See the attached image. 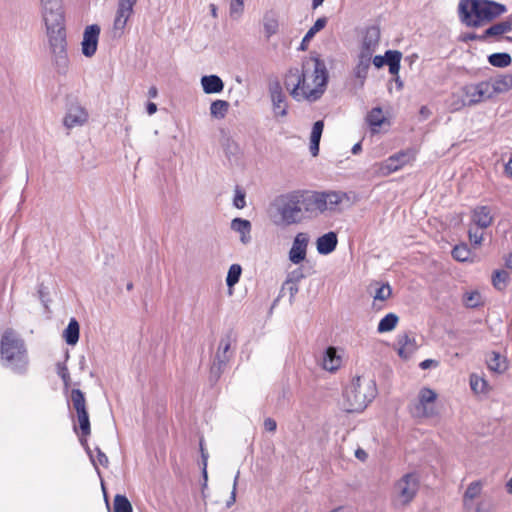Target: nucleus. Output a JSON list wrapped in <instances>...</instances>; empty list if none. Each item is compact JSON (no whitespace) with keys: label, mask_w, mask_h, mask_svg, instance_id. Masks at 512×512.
I'll return each mask as SVG.
<instances>
[{"label":"nucleus","mask_w":512,"mask_h":512,"mask_svg":"<svg viewBox=\"0 0 512 512\" xmlns=\"http://www.w3.org/2000/svg\"><path fill=\"white\" fill-rule=\"evenodd\" d=\"M489 63L495 67H507L511 63V56L508 53H494L488 57Z\"/></svg>","instance_id":"obj_39"},{"label":"nucleus","mask_w":512,"mask_h":512,"mask_svg":"<svg viewBox=\"0 0 512 512\" xmlns=\"http://www.w3.org/2000/svg\"><path fill=\"white\" fill-rule=\"evenodd\" d=\"M398 354L402 358H408L413 354L417 348L415 339L410 337L407 333H403L397 338Z\"/></svg>","instance_id":"obj_24"},{"label":"nucleus","mask_w":512,"mask_h":512,"mask_svg":"<svg viewBox=\"0 0 512 512\" xmlns=\"http://www.w3.org/2000/svg\"><path fill=\"white\" fill-rule=\"evenodd\" d=\"M299 287L294 281L286 280L282 286V292H288L290 303L293 302L295 295L298 293Z\"/></svg>","instance_id":"obj_48"},{"label":"nucleus","mask_w":512,"mask_h":512,"mask_svg":"<svg viewBox=\"0 0 512 512\" xmlns=\"http://www.w3.org/2000/svg\"><path fill=\"white\" fill-rule=\"evenodd\" d=\"M71 402L77 414L87 411L86 400L80 389H73L71 391Z\"/></svg>","instance_id":"obj_37"},{"label":"nucleus","mask_w":512,"mask_h":512,"mask_svg":"<svg viewBox=\"0 0 512 512\" xmlns=\"http://www.w3.org/2000/svg\"><path fill=\"white\" fill-rule=\"evenodd\" d=\"M464 93L468 100V105H476L484 100L492 98V94L487 81H482L475 85L464 87Z\"/></svg>","instance_id":"obj_16"},{"label":"nucleus","mask_w":512,"mask_h":512,"mask_svg":"<svg viewBox=\"0 0 512 512\" xmlns=\"http://www.w3.org/2000/svg\"><path fill=\"white\" fill-rule=\"evenodd\" d=\"M231 229L241 235L240 240L243 244H248L251 240V223L242 218H235L231 222Z\"/></svg>","instance_id":"obj_26"},{"label":"nucleus","mask_w":512,"mask_h":512,"mask_svg":"<svg viewBox=\"0 0 512 512\" xmlns=\"http://www.w3.org/2000/svg\"><path fill=\"white\" fill-rule=\"evenodd\" d=\"M338 239L335 232H328L317 239L316 247L319 254L327 255L333 252L337 246Z\"/></svg>","instance_id":"obj_22"},{"label":"nucleus","mask_w":512,"mask_h":512,"mask_svg":"<svg viewBox=\"0 0 512 512\" xmlns=\"http://www.w3.org/2000/svg\"><path fill=\"white\" fill-rule=\"evenodd\" d=\"M480 37H482V34L477 35L475 33H466L462 36V40L465 42H468V41H474V40L485 41L488 39V38H480Z\"/></svg>","instance_id":"obj_55"},{"label":"nucleus","mask_w":512,"mask_h":512,"mask_svg":"<svg viewBox=\"0 0 512 512\" xmlns=\"http://www.w3.org/2000/svg\"><path fill=\"white\" fill-rule=\"evenodd\" d=\"M327 23V19L325 17L318 18L314 25L308 30L309 32H312V34L315 36L316 33L321 31Z\"/></svg>","instance_id":"obj_53"},{"label":"nucleus","mask_w":512,"mask_h":512,"mask_svg":"<svg viewBox=\"0 0 512 512\" xmlns=\"http://www.w3.org/2000/svg\"><path fill=\"white\" fill-rule=\"evenodd\" d=\"M323 129H324V122L322 120L316 121L313 124L311 135H310V152L313 156H317L319 153V143H320Z\"/></svg>","instance_id":"obj_29"},{"label":"nucleus","mask_w":512,"mask_h":512,"mask_svg":"<svg viewBox=\"0 0 512 512\" xmlns=\"http://www.w3.org/2000/svg\"><path fill=\"white\" fill-rule=\"evenodd\" d=\"M236 491L235 488H232L231 495L226 502V506L229 508L236 502Z\"/></svg>","instance_id":"obj_64"},{"label":"nucleus","mask_w":512,"mask_h":512,"mask_svg":"<svg viewBox=\"0 0 512 512\" xmlns=\"http://www.w3.org/2000/svg\"><path fill=\"white\" fill-rule=\"evenodd\" d=\"M471 389L475 392H484L486 387V381L476 375L470 377Z\"/></svg>","instance_id":"obj_49"},{"label":"nucleus","mask_w":512,"mask_h":512,"mask_svg":"<svg viewBox=\"0 0 512 512\" xmlns=\"http://www.w3.org/2000/svg\"><path fill=\"white\" fill-rule=\"evenodd\" d=\"M492 97L496 94L508 92L512 89V74L498 76L494 79L487 81Z\"/></svg>","instance_id":"obj_21"},{"label":"nucleus","mask_w":512,"mask_h":512,"mask_svg":"<svg viewBox=\"0 0 512 512\" xmlns=\"http://www.w3.org/2000/svg\"><path fill=\"white\" fill-rule=\"evenodd\" d=\"M201 85L206 94L220 93L224 89L222 79L217 75H208L201 78Z\"/></svg>","instance_id":"obj_25"},{"label":"nucleus","mask_w":512,"mask_h":512,"mask_svg":"<svg viewBox=\"0 0 512 512\" xmlns=\"http://www.w3.org/2000/svg\"><path fill=\"white\" fill-rule=\"evenodd\" d=\"M373 64L376 68H381L385 64H387V55L384 56L377 55L373 58Z\"/></svg>","instance_id":"obj_57"},{"label":"nucleus","mask_w":512,"mask_h":512,"mask_svg":"<svg viewBox=\"0 0 512 512\" xmlns=\"http://www.w3.org/2000/svg\"><path fill=\"white\" fill-rule=\"evenodd\" d=\"M495 506L489 499H483L473 504V510L471 512H492Z\"/></svg>","instance_id":"obj_47"},{"label":"nucleus","mask_w":512,"mask_h":512,"mask_svg":"<svg viewBox=\"0 0 512 512\" xmlns=\"http://www.w3.org/2000/svg\"><path fill=\"white\" fill-rule=\"evenodd\" d=\"M264 428H265V430H267L269 432H274L277 428V423L272 418H266L264 420Z\"/></svg>","instance_id":"obj_56"},{"label":"nucleus","mask_w":512,"mask_h":512,"mask_svg":"<svg viewBox=\"0 0 512 512\" xmlns=\"http://www.w3.org/2000/svg\"><path fill=\"white\" fill-rule=\"evenodd\" d=\"M233 204L238 209H243L246 206L245 194L239 189H236Z\"/></svg>","instance_id":"obj_52"},{"label":"nucleus","mask_w":512,"mask_h":512,"mask_svg":"<svg viewBox=\"0 0 512 512\" xmlns=\"http://www.w3.org/2000/svg\"><path fill=\"white\" fill-rule=\"evenodd\" d=\"M313 37H314V35L312 34V32L307 31V33L305 34V36L302 39L300 49L306 50L308 42H310Z\"/></svg>","instance_id":"obj_61"},{"label":"nucleus","mask_w":512,"mask_h":512,"mask_svg":"<svg viewBox=\"0 0 512 512\" xmlns=\"http://www.w3.org/2000/svg\"><path fill=\"white\" fill-rule=\"evenodd\" d=\"M235 342L232 332L226 333L219 342V346L215 355L211 372L217 376L220 375L223 368L227 365L232 357L231 345Z\"/></svg>","instance_id":"obj_10"},{"label":"nucleus","mask_w":512,"mask_h":512,"mask_svg":"<svg viewBox=\"0 0 512 512\" xmlns=\"http://www.w3.org/2000/svg\"><path fill=\"white\" fill-rule=\"evenodd\" d=\"M245 0H229V15L232 19H239L244 13Z\"/></svg>","instance_id":"obj_43"},{"label":"nucleus","mask_w":512,"mask_h":512,"mask_svg":"<svg viewBox=\"0 0 512 512\" xmlns=\"http://www.w3.org/2000/svg\"><path fill=\"white\" fill-rule=\"evenodd\" d=\"M419 490V478L415 473L403 475L394 484L393 504L395 507H405L409 505Z\"/></svg>","instance_id":"obj_7"},{"label":"nucleus","mask_w":512,"mask_h":512,"mask_svg":"<svg viewBox=\"0 0 512 512\" xmlns=\"http://www.w3.org/2000/svg\"><path fill=\"white\" fill-rule=\"evenodd\" d=\"M387 65L389 66V72L392 75H398L400 70V62L402 58V53L397 50H387Z\"/></svg>","instance_id":"obj_33"},{"label":"nucleus","mask_w":512,"mask_h":512,"mask_svg":"<svg viewBox=\"0 0 512 512\" xmlns=\"http://www.w3.org/2000/svg\"><path fill=\"white\" fill-rule=\"evenodd\" d=\"M341 358L337 355V351L334 347H329L324 353L323 357V368L327 371H335L340 367Z\"/></svg>","instance_id":"obj_28"},{"label":"nucleus","mask_w":512,"mask_h":512,"mask_svg":"<svg viewBox=\"0 0 512 512\" xmlns=\"http://www.w3.org/2000/svg\"><path fill=\"white\" fill-rule=\"evenodd\" d=\"M137 1L138 0H118L113 23L114 36L120 37L123 35L127 22L134 13V6Z\"/></svg>","instance_id":"obj_11"},{"label":"nucleus","mask_w":512,"mask_h":512,"mask_svg":"<svg viewBox=\"0 0 512 512\" xmlns=\"http://www.w3.org/2000/svg\"><path fill=\"white\" fill-rule=\"evenodd\" d=\"M77 421L83 436H88L91 433L89 415L87 411L77 414Z\"/></svg>","instance_id":"obj_44"},{"label":"nucleus","mask_w":512,"mask_h":512,"mask_svg":"<svg viewBox=\"0 0 512 512\" xmlns=\"http://www.w3.org/2000/svg\"><path fill=\"white\" fill-rule=\"evenodd\" d=\"M41 14L46 32L66 29L63 3L41 6Z\"/></svg>","instance_id":"obj_9"},{"label":"nucleus","mask_w":512,"mask_h":512,"mask_svg":"<svg viewBox=\"0 0 512 512\" xmlns=\"http://www.w3.org/2000/svg\"><path fill=\"white\" fill-rule=\"evenodd\" d=\"M437 394L430 388L424 387L419 391L418 402L411 406V414L416 418H429L436 414L434 403Z\"/></svg>","instance_id":"obj_8"},{"label":"nucleus","mask_w":512,"mask_h":512,"mask_svg":"<svg viewBox=\"0 0 512 512\" xmlns=\"http://www.w3.org/2000/svg\"><path fill=\"white\" fill-rule=\"evenodd\" d=\"M345 198L339 191L295 190L276 197L269 215L278 226L299 224L308 217L336 211Z\"/></svg>","instance_id":"obj_1"},{"label":"nucleus","mask_w":512,"mask_h":512,"mask_svg":"<svg viewBox=\"0 0 512 512\" xmlns=\"http://www.w3.org/2000/svg\"><path fill=\"white\" fill-rule=\"evenodd\" d=\"M412 155L409 152H399L390 156L387 160L376 164L375 173L378 176L386 177L393 172L398 171L404 165L410 162Z\"/></svg>","instance_id":"obj_12"},{"label":"nucleus","mask_w":512,"mask_h":512,"mask_svg":"<svg viewBox=\"0 0 512 512\" xmlns=\"http://www.w3.org/2000/svg\"><path fill=\"white\" fill-rule=\"evenodd\" d=\"M308 239L304 233H299L294 238L292 247L289 251V260L294 264H299L306 257Z\"/></svg>","instance_id":"obj_17"},{"label":"nucleus","mask_w":512,"mask_h":512,"mask_svg":"<svg viewBox=\"0 0 512 512\" xmlns=\"http://www.w3.org/2000/svg\"><path fill=\"white\" fill-rule=\"evenodd\" d=\"M452 256L455 260L464 262L470 256V250L466 244L457 245L452 250Z\"/></svg>","instance_id":"obj_45"},{"label":"nucleus","mask_w":512,"mask_h":512,"mask_svg":"<svg viewBox=\"0 0 512 512\" xmlns=\"http://www.w3.org/2000/svg\"><path fill=\"white\" fill-rule=\"evenodd\" d=\"M59 375L62 378L65 386H68L69 381H70V376H69L67 367H65V366L61 367L59 370Z\"/></svg>","instance_id":"obj_60"},{"label":"nucleus","mask_w":512,"mask_h":512,"mask_svg":"<svg viewBox=\"0 0 512 512\" xmlns=\"http://www.w3.org/2000/svg\"><path fill=\"white\" fill-rule=\"evenodd\" d=\"M269 95L272 102V109L275 118H284L288 114L287 98L279 81L269 83Z\"/></svg>","instance_id":"obj_13"},{"label":"nucleus","mask_w":512,"mask_h":512,"mask_svg":"<svg viewBox=\"0 0 512 512\" xmlns=\"http://www.w3.org/2000/svg\"><path fill=\"white\" fill-rule=\"evenodd\" d=\"M46 37L48 54L53 69L59 75H66L70 68L66 29L46 32Z\"/></svg>","instance_id":"obj_6"},{"label":"nucleus","mask_w":512,"mask_h":512,"mask_svg":"<svg viewBox=\"0 0 512 512\" xmlns=\"http://www.w3.org/2000/svg\"><path fill=\"white\" fill-rule=\"evenodd\" d=\"M463 303L468 308H476L483 304V298L479 291H467L463 295Z\"/></svg>","instance_id":"obj_36"},{"label":"nucleus","mask_w":512,"mask_h":512,"mask_svg":"<svg viewBox=\"0 0 512 512\" xmlns=\"http://www.w3.org/2000/svg\"><path fill=\"white\" fill-rule=\"evenodd\" d=\"M472 226L480 229H486L493 223L491 208L488 206H477L473 209L471 215Z\"/></svg>","instance_id":"obj_19"},{"label":"nucleus","mask_w":512,"mask_h":512,"mask_svg":"<svg viewBox=\"0 0 512 512\" xmlns=\"http://www.w3.org/2000/svg\"><path fill=\"white\" fill-rule=\"evenodd\" d=\"M97 461L100 465L106 467L109 463L108 457L99 448H97Z\"/></svg>","instance_id":"obj_58"},{"label":"nucleus","mask_w":512,"mask_h":512,"mask_svg":"<svg viewBox=\"0 0 512 512\" xmlns=\"http://www.w3.org/2000/svg\"><path fill=\"white\" fill-rule=\"evenodd\" d=\"M366 120L371 127H380L385 121L382 109L379 107L373 108L368 113Z\"/></svg>","instance_id":"obj_41"},{"label":"nucleus","mask_w":512,"mask_h":512,"mask_svg":"<svg viewBox=\"0 0 512 512\" xmlns=\"http://www.w3.org/2000/svg\"><path fill=\"white\" fill-rule=\"evenodd\" d=\"M509 279H510V275L507 271L497 270L494 272V274L492 276V283H493V286L497 290L502 291L506 288V286L509 282Z\"/></svg>","instance_id":"obj_38"},{"label":"nucleus","mask_w":512,"mask_h":512,"mask_svg":"<svg viewBox=\"0 0 512 512\" xmlns=\"http://www.w3.org/2000/svg\"><path fill=\"white\" fill-rule=\"evenodd\" d=\"M437 364H438V363H437V361H435V360H432V359H426V360H424V361H422V362L420 363V367H421L422 369H428V368H430L431 366H437Z\"/></svg>","instance_id":"obj_63"},{"label":"nucleus","mask_w":512,"mask_h":512,"mask_svg":"<svg viewBox=\"0 0 512 512\" xmlns=\"http://www.w3.org/2000/svg\"><path fill=\"white\" fill-rule=\"evenodd\" d=\"M391 296V287L389 284H383L379 287L374 295V300L384 301Z\"/></svg>","instance_id":"obj_50"},{"label":"nucleus","mask_w":512,"mask_h":512,"mask_svg":"<svg viewBox=\"0 0 512 512\" xmlns=\"http://www.w3.org/2000/svg\"><path fill=\"white\" fill-rule=\"evenodd\" d=\"M242 268L238 264H233L230 266L227 277L226 284L228 287H233L236 283H238L241 276Z\"/></svg>","instance_id":"obj_42"},{"label":"nucleus","mask_w":512,"mask_h":512,"mask_svg":"<svg viewBox=\"0 0 512 512\" xmlns=\"http://www.w3.org/2000/svg\"><path fill=\"white\" fill-rule=\"evenodd\" d=\"M0 352L7 365L17 372L25 371L28 364L27 349L24 340L13 329H7L2 335Z\"/></svg>","instance_id":"obj_5"},{"label":"nucleus","mask_w":512,"mask_h":512,"mask_svg":"<svg viewBox=\"0 0 512 512\" xmlns=\"http://www.w3.org/2000/svg\"><path fill=\"white\" fill-rule=\"evenodd\" d=\"M506 11L502 4L488 0H461L459 15L467 26L479 27Z\"/></svg>","instance_id":"obj_3"},{"label":"nucleus","mask_w":512,"mask_h":512,"mask_svg":"<svg viewBox=\"0 0 512 512\" xmlns=\"http://www.w3.org/2000/svg\"><path fill=\"white\" fill-rule=\"evenodd\" d=\"M88 119L87 111L79 106L73 105L69 108L66 116L64 117V125L71 129L77 126H82Z\"/></svg>","instance_id":"obj_18"},{"label":"nucleus","mask_w":512,"mask_h":512,"mask_svg":"<svg viewBox=\"0 0 512 512\" xmlns=\"http://www.w3.org/2000/svg\"><path fill=\"white\" fill-rule=\"evenodd\" d=\"M375 382L363 376L352 379L344 391L343 408L349 413L362 412L376 397Z\"/></svg>","instance_id":"obj_4"},{"label":"nucleus","mask_w":512,"mask_h":512,"mask_svg":"<svg viewBox=\"0 0 512 512\" xmlns=\"http://www.w3.org/2000/svg\"><path fill=\"white\" fill-rule=\"evenodd\" d=\"M355 457L357 459H359L360 461L364 462L366 461L367 457H368V454L366 453L365 450H363L362 448H358L356 451H355Z\"/></svg>","instance_id":"obj_62"},{"label":"nucleus","mask_w":512,"mask_h":512,"mask_svg":"<svg viewBox=\"0 0 512 512\" xmlns=\"http://www.w3.org/2000/svg\"><path fill=\"white\" fill-rule=\"evenodd\" d=\"M263 27L267 38H270L278 32L279 22L275 12L269 11L264 14Z\"/></svg>","instance_id":"obj_31"},{"label":"nucleus","mask_w":512,"mask_h":512,"mask_svg":"<svg viewBox=\"0 0 512 512\" xmlns=\"http://www.w3.org/2000/svg\"><path fill=\"white\" fill-rule=\"evenodd\" d=\"M399 321V317L394 313H389L383 317L378 324V332L385 333L392 331Z\"/></svg>","instance_id":"obj_34"},{"label":"nucleus","mask_w":512,"mask_h":512,"mask_svg":"<svg viewBox=\"0 0 512 512\" xmlns=\"http://www.w3.org/2000/svg\"><path fill=\"white\" fill-rule=\"evenodd\" d=\"M303 278H304V274H303L302 270L298 268V269H295L294 271H292L288 275V278L286 280L294 281L296 284H298V282H300Z\"/></svg>","instance_id":"obj_54"},{"label":"nucleus","mask_w":512,"mask_h":512,"mask_svg":"<svg viewBox=\"0 0 512 512\" xmlns=\"http://www.w3.org/2000/svg\"><path fill=\"white\" fill-rule=\"evenodd\" d=\"M512 31V18L493 24L484 31L481 38L498 37Z\"/></svg>","instance_id":"obj_27"},{"label":"nucleus","mask_w":512,"mask_h":512,"mask_svg":"<svg viewBox=\"0 0 512 512\" xmlns=\"http://www.w3.org/2000/svg\"><path fill=\"white\" fill-rule=\"evenodd\" d=\"M229 110V103L225 100H215L211 103L210 114L217 119H223Z\"/></svg>","instance_id":"obj_35"},{"label":"nucleus","mask_w":512,"mask_h":512,"mask_svg":"<svg viewBox=\"0 0 512 512\" xmlns=\"http://www.w3.org/2000/svg\"><path fill=\"white\" fill-rule=\"evenodd\" d=\"M100 26L97 24L88 25L83 32L81 52L85 57L91 58L95 55L100 36Z\"/></svg>","instance_id":"obj_15"},{"label":"nucleus","mask_w":512,"mask_h":512,"mask_svg":"<svg viewBox=\"0 0 512 512\" xmlns=\"http://www.w3.org/2000/svg\"><path fill=\"white\" fill-rule=\"evenodd\" d=\"M487 365L491 371L503 373L507 370L508 365L505 357L501 354L492 352L487 359Z\"/></svg>","instance_id":"obj_32"},{"label":"nucleus","mask_w":512,"mask_h":512,"mask_svg":"<svg viewBox=\"0 0 512 512\" xmlns=\"http://www.w3.org/2000/svg\"><path fill=\"white\" fill-rule=\"evenodd\" d=\"M465 105H466V103L464 102V100L457 98L451 102L450 108L452 111H458L461 108H463Z\"/></svg>","instance_id":"obj_59"},{"label":"nucleus","mask_w":512,"mask_h":512,"mask_svg":"<svg viewBox=\"0 0 512 512\" xmlns=\"http://www.w3.org/2000/svg\"><path fill=\"white\" fill-rule=\"evenodd\" d=\"M482 483L480 481L471 482L464 495H463V507L467 512L473 510L474 500L480 496L482 492Z\"/></svg>","instance_id":"obj_23"},{"label":"nucleus","mask_w":512,"mask_h":512,"mask_svg":"<svg viewBox=\"0 0 512 512\" xmlns=\"http://www.w3.org/2000/svg\"><path fill=\"white\" fill-rule=\"evenodd\" d=\"M371 60L372 57H369L368 54L358 55L357 63L353 68L351 80V90L354 93H357L359 90L363 89L368 76Z\"/></svg>","instance_id":"obj_14"},{"label":"nucleus","mask_w":512,"mask_h":512,"mask_svg":"<svg viewBox=\"0 0 512 512\" xmlns=\"http://www.w3.org/2000/svg\"><path fill=\"white\" fill-rule=\"evenodd\" d=\"M480 230V228H475L472 225L468 229L469 240L475 247H479L483 241V232Z\"/></svg>","instance_id":"obj_46"},{"label":"nucleus","mask_w":512,"mask_h":512,"mask_svg":"<svg viewBox=\"0 0 512 512\" xmlns=\"http://www.w3.org/2000/svg\"><path fill=\"white\" fill-rule=\"evenodd\" d=\"M114 512H132V505L128 498L124 495L117 494L114 498Z\"/></svg>","instance_id":"obj_40"},{"label":"nucleus","mask_w":512,"mask_h":512,"mask_svg":"<svg viewBox=\"0 0 512 512\" xmlns=\"http://www.w3.org/2000/svg\"><path fill=\"white\" fill-rule=\"evenodd\" d=\"M380 40V31L376 27H369L366 30L362 47L359 54H368L369 57L373 56Z\"/></svg>","instance_id":"obj_20"},{"label":"nucleus","mask_w":512,"mask_h":512,"mask_svg":"<svg viewBox=\"0 0 512 512\" xmlns=\"http://www.w3.org/2000/svg\"><path fill=\"white\" fill-rule=\"evenodd\" d=\"M80 326L75 318H71L63 332V338L68 345H76L79 340Z\"/></svg>","instance_id":"obj_30"},{"label":"nucleus","mask_w":512,"mask_h":512,"mask_svg":"<svg viewBox=\"0 0 512 512\" xmlns=\"http://www.w3.org/2000/svg\"><path fill=\"white\" fill-rule=\"evenodd\" d=\"M328 81L325 62L311 56L302 63V69L291 68L285 75L284 85L296 101L314 102L324 93Z\"/></svg>","instance_id":"obj_2"},{"label":"nucleus","mask_w":512,"mask_h":512,"mask_svg":"<svg viewBox=\"0 0 512 512\" xmlns=\"http://www.w3.org/2000/svg\"><path fill=\"white\" fill-rule=\"evenodd\" d=\"M37 294H38L40 301L44 305V307L47 308L48 302H49V298H48L49 292H48L47 287H45V285L43 283H41L38 286Z\"/></svg>","instance_id":"obj_51"}]
</instances>
